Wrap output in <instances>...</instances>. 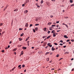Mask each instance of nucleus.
I'll return each mask as SVG.
<instances>
[{
    "label": "nucleus",
    "mask_w": 74,
    "mask_h": 74,
    "mask_svg": "<svg viewBox=\"0 0 74 74\" xmlns=\"http://www.w3.org/2000/svg\"><path fill=\"white\" fill-rule=\"evenodd\" d=\"M66 46H64V48H66Z\"/></svg>",
    "instance_id": "774afa93"
},
{
    "label": "nucleus",
    "mask_w": 74,
    "mask_h": 74,
    "mask_svg": "<svg viewBox=\"0 0 74 74\" xmlns=\"http://www.w3.org/2000/svg\"><path fill=\"white\" fill-rule=\"evenodd\" d=\"M33 31L34 33H36V31L35 30V29H33Z\"/></svg>",
    "instance_id": "412c9836"
},
{
    "label": "nucleus",
    "mask_w": 74,
    "mask_h": 74,
    "mask_svg": "<svg viewBox=\"0 0 74 74\" xmlns=\"http://www.w3.org/2000/svg\"><path fill=\"white\" fill-rule=\"evenodd\" d=\"M60 42H63V40H60Z\"/></svg>",
    "instance_id": "58836bf2"
},
{
    "label": "nucleus",
    "mask_w": 74,
    "mask_h": 74,
    "mask_svg": "<svg viewBox=\"0 0 74 74\" xmlns=\"http://www.w3.org/2000/svg\"><path fill=\"white\" fill-rule=\"evenodd\" d=\"M21 66V65H19L18 66V67H20Z\"/></svg>",
    "instance_id": "e433bc0d"
},
{
    "label": "nucleus",
    "mask_w": 74,
    "mask_h": 74,
    "mask_svg": "<svg viewBox=\"0 0 74 74\" xmlns=\"http://www.w3.org/2000/svg\"><path fill=\"white\" fill-rule=\"evenodd\" d=\"M3 24L2 23H0V26H2L3 25Z\"/></svg>",
    "instance_id": "a878e982"
},
{
    "label": "nucleus",
    "mask_w": 74,
    "mask_h": 74,
    "mask_svg": "<svg viewBox=\"0 0 74 74\" xmlns=\"http://www.w3.org/2000/svg\"><path fill=\"white\" fill-rule=\"evenodd\" d=\"M60 70V69H58V71H59V70Z\"/></svg>",
    "instance_id": "4d7b16f0"
},
{
    "label": "nucleus",
    "mask_w": 74,
    "mask_h": 74,
    "mask_svg": "<svg viewBox=\"0 0 74 74\" xmlns=\"http://www.w3.org/2000/svg\"><path fill=\"white\" fill-rule=\"evenodd\" d=\"M5 49H8V47H5Z\"/></svg>",
    "instance_id": "69168bd1"
},
{
    "label": "nucleus",
    "mask_w": 74,
    "mask_h": 74,
    "mask_svg": "<svg viewBox=\"0 0 74 74\" xmlns=\"http://www.w3.org/2000/svg\"><path fill=\"white\" fill-rule=\"evenodd\" d=\"M44 3V1L43 0H42L40 2V4H42Z\"/></svg>",
    "instance_id": "f8f14e48"
},
{
    "label": "nucleus",
    "mask_w": 74,
    "mask_h": 74,
    "mask_svg": "<svg viewBox=\"0 0 74 74\" xmlns=\"http://www.w3.org/2000/svg\"><path fill=\"white\" fill-rule=\"evenodd\" d=\"M70 2L72 3H73V1H72V0H70Z\"/></svg>",
    "instance_id": "4be33fe9"
},
{
    "label": "nucleus",
    "mask_w": 74,
    "mask_h": 74,
    "mask_svg": "<svg viewBox=\"0 0 74 74\" xmlns=\"http://www.w3.org/2000/svg\"><path fill=\"white\" fill-rule=\"evenodd\" d=\"M27 40H28V38H27L26 39V40H25V41H27Z\"/></svg>",
    "instance_id": "864d4df0"
},
{
    "label": "nucleus",
    "mask_w": 74,
    "mask_h": 74,
    "mask_svg": "<svg viewBox=\"0 0 74 74\" xmlns=\"http://www.w3.org/2000/svg\"><path fill=\"white\" fill-rule=\"evenodd\" d=\"M28 12V11L27 10H26L24 11V14H26Z\"/></svg>",
    "instance_id": "f03ea898"
},
{
    "label": "nucleus",
    "mask_w": 74,
    "mask_h": 74,
    "mask_svg": "<svg viewBox=\"0 0 74 74\" xmlns=\"http://www.w3.org/2000/svg\"><path fill=\"white\" fill-rule=\"evenodd\" d=\"M7 7L5 8L3 10L4 11L5 10L7 9Z\"/></svg>",
    "instance_id": "393cba45"
},
{
    "label": "nucleus",
    "mask_w": 74,
    "mask_h": 74,
    "mask_svg": "<svg viewBox=\"0 0 74 74\" xmlns=\"http://www.w3.org/2000/svg\"><path fill=\"white\" fill-rule=\"evenodd\" d=\"M69 53V52H65L64 53V54H68Z\"/></svg>",
    "instance_id": "9d476101"
},
{
    "label": "nucleus",
    "mask_w": 74,
    "mask_h": 74,
    "mask_svg": "<svg viewBox=\"0 0 74 74\" xmlns=\"http://www.w3.org/2000/svg\"><path fill=\"white\" fill-rule=\"evenodd\" d=\"M50 37H51V36H48L47 37V39H48L49 38H50Z\"/></svg>",
    "instance_id": "9b49d317"
},
{
    "label": "nucleus",
    "mask_w": 74,
    "mask_h": 74,
    "mask_svg": "<svg viewBox=\"0 0 74 74\" xmlns=\"http://www.w3.org/2000/svg\"><path fill=\"white\" fill-rule=\"evenodd\" d=\"M22 67L23 68V67H25V65H22Z\"/></svg>",
    "instance_id": "7c9ffc66"
},
{
    "label": "nucleus",
    "mask_w": 74,
    "mask_h": 74,
    "mask_svg": "<svg viewBox=\"0 0 74 74\" xmlns=\"http://www.w3.org/2000/svg\"><path fill=\"white\" fill-rule=\"evenodd\" d=\"M38 18H36V19L35 20L36 21H38Z\"/></svg>",
    "instance_id": "6e6552de"
},
{
    "label": "nucleus",
    "mask_w": 74,
    "mask_h": 74,
    "mask_svg": "<svg viewBox=\"0 0 74 74\" xmlns=\"http://www.w3.org/2000/svg\"><path fill=\"white\" fill-rule=\"evenodd\" d=\"M49 58H48L46 59V60L47 61H49Z\"/></svg>",
    "instance_id": "a211bd4d"
},
{
    "label": "nucleus",
    "mask_w": 74,
    "mask_h": 74,
    "mask_svg": "<svg viewBox=\"0 0 74 74\" xmlns=\"http://www.w3.org/2000/svg\"><path fill=\"white\" fill-rule=\"evenodd\" d=\"M22 46V45H18V47H21Z\"/></svg>",
    "instance_id": "8fccbe9b"
},
{
    "label": "nucleus",
    "mask_w": 74,
    "mask_h": 74,
    "mask_svg": "<svg viewBox=\"0 0 74 74\" xmlns=\"http://www.w3.org/2000/svg\"><path fill=\"white\" fill-rule=\"evenodd\" d=\"M65 19H67V18H69V17H66L64 18Z\"/></svg>",
    "instance_id": "c03bdc74"
},
{
    "label": "nucleus",
    "mask_w": 74,
    "mask_h": 74,
    "mask_svg": "<svg viewBox=\"0 0 74 74\" xmlns=\"http://www.w3.org/2000/svg\"><path fill=\"white\" fill-rule=\"evenodd\" d=\"M60 45H63V44H62V43H60Z\"/></svg>",
    "instance_id": "3c124183"
},
{
    "label": "nucleus",
    "mask_w": 74,
    "mask_h": 74,
    "mask_svg": "<svg viewBox=\"0 0 74 74\" xmlns=\"http://www.w3.org/2000/svg\"><path fill=\"white\" fill-rule=\"evenodd\" d=\"M53 16H52V15L50 16L51 18H53Z\"/></svg>",
    "instance_id": "a19ab883"
},
{
    "label": "nucleus",
    "mask_w": 74,
    "mask_h": 74,
    "mask_svg": "<svg viewBox=\"0 0 74 74\" xmlns=\"http://www.w3.org/2000/svg\"><path fill=\"white\" fill-rule=\"evenodd\" d=\"M33 26V25L32 24H30V26H29V27H32V26Z\"/></svg>",
    "instance_id": "c756f323"
},
{
    "label": "nucleus",
    "mask_w": 74,
    "mask_h": 74,
    "mask_svg": "<svg viewBox=\"0 0 74 74\" xmlns=\"http://www.w3.org/2000/svg\"><path fill=\"white\" fill-rule=\"evenodd\" d=\"M47 30V28H44V31L46 32Z\"/></svg>",
    "instance_id": "423d86ee"
},
{
    "label": "nucleus",
    "mask_w": 74,
    "mask_h": 74,
    "mask_svg": "<svg viewBox=\"0 0 74 74\" xmlns=\"http://www.w3.org/2000/svg\"><path fill=\"white\" fill-rule=\"evenodd\" d=\"M51 50H52V51H53L54 50V48L51 49Z\"/></svg>",
    "instance_id": "79ce46f5"
},
{
    "label": "nucleus",
    "mask_w": 74,
    "mask_h": 74,
    "mask_svg": "<svg viewBox=\"0 0 74 74\" xmlns=\"http://www.w3.org/2000/svg\"><path fill=\"white\" fill-rule=\"evenodd\" d=\"M45 37H46V36H43L42 37V38L44 39V38H45Z\"/></svg>",
    "instance_id": "cd10ccee"
},
{
    "label": "nucleus",
    "mask_w": 74,
    "mask_h": 74,
    "mask_svg": "<svg viewBox=\"0 0 74 74\" xmlns=\"http://www.w3.org/2000/svg\"><path fill=\"white\" fill-rule=\"evenodd\" d=\"M52 26H56V25H52Z\"/></svg>",
    "instance_id": "603ef678"
},
{
    "label": "nucleus",
    "mask_w": 74,
    "mask_h": 74,
    "mask_svg": "<svg viewBox=\"0 0 74 74\" xmlns=\"http://www.w3.org/2000/svg\"><path fill=\"white\" fill-rule=\"evenodd\" d=\"M1 52H3V53H4V50H2L1 51Z\"/></svg>",
    "instance_id": "5701e85b"
},
{
    "label": "nucleus",
    "mask_w": 74,
    "mask_h": 74,
    "mask_svg": "<svg viewBox=\"0 0 74 74\" xmlns=\"http://www.w3.org/2000/svg\"><path fill=\"white\" fill-rule=\"evenodd\" d=\"M48 46L46 47H45L46 49H47V48H48Z\"/></svg>",
    "instance_id": "0e129e2a"
},
{
    "label": "nucleus",
    "mask_w": 74,
    "mask_h": 74,
    "mask_svg": "<svg viewBox=\"0 0 74 74\" xmlns=\"http://www.w3.org/2000/svg\"><path fill=\"white\" fill-rule=\"evenodd\" d=\"M23 53H21V55H23Z\"/></svg>",
    "instance_id": "680f3d73"
},
{
    "label": "nucleus",
    "mask_w": 74,
    "mask_h": 74,
    "mask_svg": "<svg viewBox=\"0 0 74 74\" xmlns=\"http://www.w3.org/2000/svg\"><path fill=\"white\" fill-rule=\"evenodd\" d=\"M69 41H70V40H68L66 41L67 42H69Z\"/></svg>",
    "instance_id": "a18cd8bd"
},
{
    "label": "nucleus",
    "mask_w": 74,
    "mask_h": 74,
    "mask_svg": "<svg viewBox=\"0 0 74 74\" xmlns=\"http://www.w3.org/2000/svg\"><path fill=\"white\" fill-rule=\"evenodd\" d=\"M23 49H27V47H23Z\"/></svg>",
    "instance_id": "39448f33"
},
{
    "label": "nucleus",
    "mask_w": 74,
    "mask_h": 74,
    "mask_svg": "<svg viewBox=\"0 0 74 74\" xmlns=\"http://www.w3.org/2000/svg\"><path fill=\"white\" fill-rule=\"evenodd\" d=\"M18 9H15L14 10V11L15 12V11H18Z\"/></svg>",
    "instance_id": "ddd939ff"
},
{
    "label": "nucleus",
    "mask_w": 74,
    "mask_h": 74,
    "mask_svg": "<svg viewBox=\"0 0 74 74\" xmlns=\"http://www.w3.org/2000/svg\"><path fill=\"white\" fill-rule=\"evenodd\" d=\"M54 45H58V43H54Z\"/></svg>",
    "instance_id": "aec40b11"
},
{
    "label": "nucleus",
    "mask_w": 74,
    "mask_h": 74,
    "mask_svg": "<svg viewBox=\"0 0 74 74\" xmlns=\"http://www.w3.org/2000/svg\"><path fill=\"white\" fill-rule=\"evenodd\" d=\"M51 45V43H48L47 44V45H48V46H49V45Z\"/></svg>",
    "instance_id": "dca6fc26"
},
{
    "label": "nucleus",
    "mask_w": 74,
    "mask_h": 74,
    "mask_svg": "<svg viewBox=\"0 0 74 74\" xmlns=\"http://www.w3.org/2000/svg\"><path fill=\"white\" fill-rule=\"evenodd\" d=\"M49 47H52V45H49Z\"/></svg>",
    "instance_id": "6ab92c4d"
},
{
    "label": "nucleus",
    "mask_w": 74,
    "mask_h": 74,
    "mask_svg": "<svg viewBox=\"0 0 74 74\" xmlns=\"http://www.w3.org/2000/svg\"><path fill=\"white\" fill-rule=\"evenodd\" d=\"M38 28L37 27L35 28V30L36 32H37V31H38Z\"/></svg>",
    "instance_id": "f257e3e1"
},
{
    "label": "nucleus",
    "mask_w": 74,
    "mask_h": 74,
    "mask_svg": "<svg viewBox=\"0 0 74 74\" xmlns=\"http://www.w3.org/2000/svg\"><path fill=\"white\" fill-rule=\"evenodd\" d=\"M60 30H58L57 31V32H60Z\"/></svg>",
    "instance_id": "5fc2aeb1"
},
{
    "label": "nucleus",
    "mask_w": 74,
    "mask_h": 74,
    "mask_svg": "<svg viewBox=\"0 0 74 74\" xmlns=\"http://www.w3.org/2000/svg\"><path fill=\"white\" fill-rule=\"evenodd\" d=\"M18 39L20 41H22L23 40L22 39L20 38H19Z\"/></svg>",
    "instance_id": "4468645a"
},
{
    "label": "nucleus",
    "mask_w": 74,
    "mask_h": 74,
    "mask_svg": "<svg viewBox=\"0 0 74 74\" xmlns=\"http://www.w3.org/2000/svg\"><path fill=\"white\" fill-rule=\"evenodd\" d=\"M39 25V24H35V26H38Z\"/></svg>",
    "instance_id": "bb28decb"
},
{
    "label": "nucleus",
    "mask_w": 74,
    "mask_h": 74,
    "mask_svg": "<svg viewBox=\"0 0 74 74\" xmlns=\"http://www.w3.org/2000/svg\"><path fill=\"white\" fill-rule=\"evenodd\" d=\"M56 35H55V34H53V37H56Z\"/></svg>",
    "instance_id": "2f4dec72"
},
{
    "label": "nucleus",
    "mask_w": 74,
    "mask_h": 74,
    "mask_svg": "<svg viewBox=\"0 0 74 74\" xmlns=\"http://www.w3.org/2000/svg\"><path fill=\"white\" fill-rule=\"evenodd\" d=\"M32 49H34V47H32Z\"/></svg>",
    "instance_id": "bf43d9fd"
},
{
    "label": "nucleus",
    "mask_w": 74,
    "mask_h": 74,
    "mask_svg": "<svg viewBox=\"0 0 74 74\" xmlns=\"http://www.w3.org/2000/svg\"><path fill=\"white\" fill-rule=\"evenodd\" d=\"M36 5L37 6V7H38V8L40 7V6L38 5L37 4H36Z\"/></svg>",
    "instance_id": "b1692460"
},
{
    "label": "nucleus",
    "mask_w": 74,
    "mask_h": 74,
    "mask_svg": "<svg viewBox=\"0 0 74 74\" xmlns=\"http://www.w3.org/2000/svg\"><path fill=\"white\" fill-rule=\"evenodd\" d=\"M48 53H49V52H47L46 53V55H47V54H48Z\"/></svg>",
    "instance_id": "c85d7f7f"
},
{
    "label": "nucleus",
    "mask_w": 74,
    "mask_h": 74,
    "mask_svg": "<svg viewBox=\"0 0 74 74\" xmlns=\"http://www.w3.org/2000/svg\"><path fill=\"white\" fill-rule=\"evenodd\" d=\"M59 56V54H58V55H57L56 56V57H57V58H58V57Z\"/></svg>",
    "instance_id": "c9c22d12"
},
{
    "label": "nucleus",
    "mask_w": 74,
    "mask_h": 74,
    "mask_svg": "<svg viewBox=\"0 0 74 74\" xmlns=\"http://www.w3.org/2000/svg\"><path fill=\"white\" fill-rule=\"evenodd\" d=\"M74 60L73 58H72L71 59V60Z\"/></svg>",
    "instance_id": "e2e57ef3"
},
{
    "label": "nucleus",
    "mask_w": 74,
    "mask_h": 74,
    "mask_svg": "<svg viewBox=\"0 0 74 74\" xmlns=\"http://www.w3.org/2000/svg\"><path fill=\"white\" fill-rule=\"evenodd\" d=\"M28 26H29V24H28L27 23H26L25 25V27H28Z\"/></svg>",
    "instance_id": "7ed1b4c3"
},
{
    "label": "nucleus",
    "mask_w": 74,
    "mask_h": 74,
    "mask_svg": "<svg viewBox=\"0 0 74 74\" xmlns=\"http://www.w3.org/2000/svg\"><path fill=\"white\" fill-rule=\"evenodd\" d=\"M10 45H8V48H10Z\"/></svg>",
    "instance_id": "338daca9"
},
{
    "label": "nucleus",
    "mask_w": 74,
    "mask_h": 74,
    "mask_svg": "<svg viewBox=\"0 0 74 74\" xmlns=\"http://www.w3.org/2000/svg\"><path fill=\"white\" fill-rule=\"evenodd\" d=\"M56 23H59V21H57L56 22Z\"/></svg>",
    "instance_id": "ea45409f"
},
{
    "label": "nucleus",
    "mask_w": 74,
    "mask_h": 74,
    "mask_svg": "<svg viewBox=\"0 0 74 74\" xmlns=\"http://www.w3.org/2000/svg\"><path fill=\"white\" fill-rule=\"evenodd\" d=\"M16 48L13 49L14 51H16Z\"/></svg>",
    "instance_id": "f704fd0d"
},
{
    "label": "nucleus",
    "mask_w": 74,
    "mask_h": 74,
    "mask_svg": "<svg viewBox=\"0 0 74 74\" xmlns=\"http://www.w3.org/2000/svg\"><path fill=\"white\" fill-rule=\"evenodd\" d=\"M25 6V4H23L22 5V7H24Z\"/></svg>",
    "instance_id": "de8ad7c7"
},
{
    "label": "nucleus",
    "mask_w": 74,
    "mask_h": 74,
    "mask_svg": "<svg viewBox=\"0 0 74 74\" xmlns=\"http://www.w3.org/2000/svg\"><path fill=\"white\" fill-rule=\"evenodd\" d=\"M71 7H73V6H74V4H73L72 5H71Z\"/></svg>",
    "instance_id": "13d9d810"
},
{
    "label": "nucleus",
    "mask_w": 74,
    "mask_h": 74,
    "mask_svg": "<svg viewBox=\"0 0 74 74\" xmlns=\"http://www.w3.org/2000/svg\"><path fill=\"white\" fill-rule=\"evenodd\" d=\"M71 41L72 42H74V40L73 39H72L71 40Z\"/></svg>",
    "instance_id": "4c0bfd02"
},
{
    "label": "nucleus",
    "mask_w": 74,
    "mask_h": 74,
    "mask_svg": "<svg viewBox=\"0 0 74 74\" xmlns=\"http://www.w3.org/2000/svg\"><path fill=\"white\" fill-rule=\"evenodd\" d=\"M49 30H52V29L51 28H49Z\"/></svg>",
    "instance_id": "09e8293b"
},
{
    "label": "nucleus",
    "mask_w": 74,
    "mask_h": 74,
    "mask_svg": "<svg viewBox=\"0 0 74 74\" xmlns=\"http://www.w3.org/2000/svg\"><path fill=\"white\" fill-rule=\"evenodd\" d=\"M24 35V34H23V33L22 34H21L20 36L21 37H22V36H23Z\"/></svg>",
    "instance_id": "0eeeda50"
},
{
    "label": "nucleus",
    "mask_w": 74,
    "mask_h": 74,
    "mask_svg": "<svg viewBox=\"0 0 74 74\" xmlns=\"http://www.w3.org/2000/svg\"><path fill=\"white\" fill-rule=\"evenodd\" d=\"M65 26H66V27H67V28H68V27H69V26H68V25H65Z\"/></svg>",
    "instance_id": "473e14b6"
},
{
    "label": "nucleus",
    "mask_w": 74,
    "mask_h": 74,
    "mask_svg": "<svg viewBox=\"0 0 74 74\" xmlns=\"http://www.w3.org/2000/svg\"><path fill=\"white\" fill-rule=\"evenodd\" d=\"M64 37L65 38H68V37L67 36V35H64Z\"/></svg>",
    "instance_id": "20e7f679"
},
{
    "label": "nucleus",
    "mask_w": 74,
    "mask_h": 74,
    "mask_svg": "<svg viewBox=\"0 0 74 74\" xmlns=\"http://www.w3.org/2000/svg\"><path fill=\"white\" fill-rule=\"evenodd\" d=\"M2 32V29H0V32Z\"/></svg>",
    "instance_id": "72a5a7b5"
},
{
    "label": "nucleus",
    "mask_w": 74,
    "mask_h": 74,
    "mask_svg": "<svg viewBox=\"0 0 74 74\" xmlns=\"http://www.w3.org/2000/svg\"><path fill=\"white\" fill-rule=\"evenodd\" d=\"M51 33V31H48V32H47V33L48 34H49V33Z\"/></svg>",
    "instance_id": "2eb2a0df"
},
{
    "label": "nucleus",
    "mask_w": 74,
    "mask_h": 74,
    "mask_svg": "<svg viewBox=\"0 0 74 74\" xmlns=\"http://www.w3.org/2000/svg\"><path fill=\"white\" fill-rule=\"evenodd\" d=\"M52 24V23H49L48 24V25H49Z\"/></svg>",
    "instance_id": "f3484780"
},
{
    "label": "nucleus",
    "mask_w": 74,
    "mask_h": 74,
    "mask_svg": "<svg viewBox=\"0 0 74 74\" xmlns=\"http://www.w3.org/2000/svg\"><path fill=\"white\" fill-rule=\"evenodd\" d=\"M74 69H72L71 71H74Z\"/></svg>",
    "instance_id": "49530a36"
},
{
    "label": "nucleus",
    "mask_w": 74,
    "mask_h": 74,
    "mask_svg": "<svg viewBox=\"0 0 74 74\" xmlns=\"http://www.w3.org/2000/svg\"><path fill=\"white\" fill-rule=\"evenodd\" d=\"M55 30H53V31H52L51 32V33H55Z\"/></svg>",
    "instance_id": "1a4fd4ad"
},
{
    "label": "nucleus",
    "mask_w": 74,
    "mask_h": 74,
    "mask_svg": "<svg viewBox=\"0 0 74 74\" xmlns=\"http://www.w3.org/2000/svg\"><path fill=\"white\" fill-rule=\"evenodd\" d=\"M55 70V69H52L51 70Z\"/></svg>",
    "instance_id": "052dcab7"
},
{
    "label": "nucleus",
    "mask_w": 74,
    "mask_h": 74,
    "mask_svg": "<svg viewBox=\"0 0 74 74\" xmlns=\"http://www.w3.org/2000/svg\"><path fill=\"white\" fill-rule=\"evenodd\" d=\"M22 30V29L21 28H20L19 29V30Z\"/></svg>",
    "instance_id": "37998d69"
},
{
    "label": "nucleus",
    "mask_w": 74,
    "mask_h": 74,
    "mask_svg": "<svg viewBox=\"0 0 74 74\" xmlns=\"http://www.w3.org/2000/svg\"><path fill=\"white\" fill-rule=\"evenodd\" d=\"M11 43H12V42L10 41L9 42V44H11Z\"/></svg>",
    "instance_id": "6e6d98bb"
}]
</instances>
